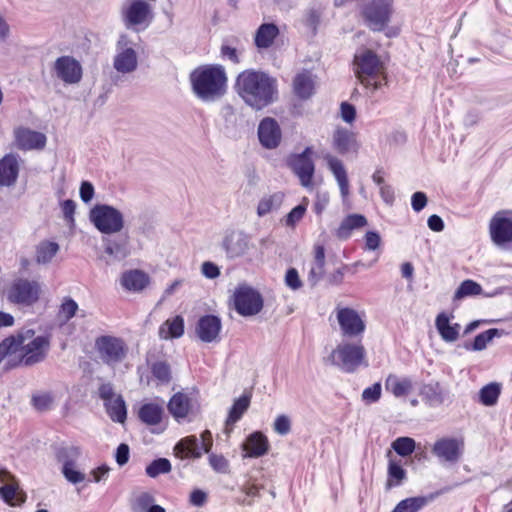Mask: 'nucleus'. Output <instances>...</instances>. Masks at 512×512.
Returning a JSON list of instances; mask_svg holds the SVG:
<instances>
[{
  "label": "nucleus",
  "instance_id": "obj_30",
  "mask_svg": "<svg viewBox=\"0 0 512 512\" xmlns=\"http://www.w3.org/2000/svg\"><path fill=\"white\" fill-rule=\"evenodd\" d=\"M366 224L367 220L363 215H348L343 219L339 227L336 229L335 236L340 240H347L350 238L353 230L364 227Z\"/></svg>",
  "mask_w": 512,
  "mask_h": 512
},
{
  "label": "nucleus",
  "instance_id": "obj_23",
  "mask_svg": "<svg viewBox=\"0 0 512 512\" xmlns=\"http://www.w3.org/2000/svg\"><path fill=\"white\" fill-rule=\"evenodd\" d=\"M419 395L427 406L437 408L445 402L448 392L439 382L431 381L420 387Z\"/></svg>",
  "mask_w": 512,
  "mask_h": 512
},
{
  "label": "nucleus",
  "instance_id": "obj_55",
  "mask_svg": "<svg viewBox=\"0 0 512 512\" xmlns=\"http://www.w3.org/2000/svg\"><path fill=\"white\" fill-rule=\"evenodd\" d=\"M274 431L279 435H287L291 431V421L286 415L276 417L273 424Z\"/></svg>",
  "mask_w": 512,
  "mask_h": 512
},
{
  "label": "nucleus",
  "instance_id": "obj_62",
  "mask_svg": "<svg viewBox=\"0 0 512 512\" xmlns=\"http://www.w3.org/2000/svg\"><path fill=\"white\" fill-rule=\"evenodd\" d=\"M207 493L201 489H195L191 492L189 502L192 506L202 507L207 502Z\"/></svg>",
  "mask_w": 512,
  "mask_h": 512
},
{
  "label": "nucleus",
  "instance_id": "obj_58",
  "mask_svg": "<svg viewBox=\"0 0 512 512\" xmlns=\"http://www.w3.org/2000/svg\"><path fill=\"white\" fill-rule=\"evenodd\" d=\"M79 454L80 451L76 447L62 448L58 451L57 458L65 465L66 462H75Z\"/></svg>",
  "mask_w": 512,
  "mask_h": 512
},
{
  "label": "nucleus",
  "instance_id": "obj_9",
  "mask_svg": "<svg viewBox=\"0 0 512 512\" xmlns=\"http://www.w3.org/2000/svg\"><path fill=\"white\" fill-rule=\"evenodd\" d=\"M40 293L41 286L37 281L17 278L7 288L6 297L11 303L30 306L37 302Z\"/></svg>",
  "mask_w": 512,
  "mask_h": 512
},
{
  "label": "nucleus",
  "instance_id": "obj_25",
  "mask_svg": "<svg viewBox=\"0 0 512 512\" xmlns=\"http://www.w3.org/2000/svg\"><path fill=\"white\" fill-rule=\"evenodd\" d=\"M325 248L321 244L314 245L313 260L310 263L307 280L309 284L314 287L323 278L325 274Z\"/></svg>",
  "mask_w": 512,
  "mask_h": 512
},
{
  "label": "nucleus",
  "instance_id": "obj_11",
  "mask_svg": "<svg viewBox=\"0 0 512 512\" xmlns=\"http://www.w3.org/2000/svg\"><path fill=\"white\" fill-rule=\"evenodd\" d=\"M235 310L242 316H253L263 308V298L253 287L240 284L233 294Z\"/></svg>",
  "mask_w": 512,
  "mask_h": 512
},
{
  "label": "nucleus",
  "instance_id": "obj_26",
  "mask_svg": "<svg viewBox=\"0 0 512 512\" xmlns=\"http://www.w3.org/2000/svg\"><path fill=\"white\" fill-rule=\"evenodd\" d=\"M324 159L338 183L341 195L346 197L349 193V181L342 161L331 154L325 155Z\"/></svg>",
  "mask_w": 512,
  "mask_h": 512
},
{
  "label": "nucleus",
  "instance_id": "obj_39",
  "mask_svg": "<svg viewBox=\"0 0 512 512\" xmlns=\"http://www.w3.org/2000/svg\"><path fill=\"white\" fill-rule=\"evenodd\" d=\"M184 333V319L181 316L167 319L159 328L161 339L179 338Z\"/></svg>",
  "mask_w": 512,
  "mask_h": 512
},
{
  "label": "nucleus",
  "instance_id": "obj_44",
  "mask_svg": "<svg viewBox=\"0 0 512 512\" xmlns=\"http://www.w3.org/2000/svg\"><path fill=\"white\" fill-rule=\"evenodd\" d=\"M501 393V384L492 382L479 391V401L485 406H493L497 403Z\"/></svg>",
  "mask_w": 512,
  "mask_h": 512
},
{
  "label": "nucleus",
  "instance_id": "obj_61",
  "mask_svg": "<svg viewBox=\"0 0 512 512\" xmlns=\"http://www.w3.org/2000/svg\"><path fill=\"white\" fill-rule=\"evenodd\" d=\"M80 198L84 203H89L95 194L94 186L89 181H83L79 189Z\"/></svg>",
  "mask_w": 512,
  "mask_h": 512
},
{
  "label": "nucleus",
  "instance_id": "obj_12",
  "mask_svg": "<svg viewBox=\"0 0 512 512\" xmlns=\"http://www.w3.org/2000/svg\"><path fill=\"white\" fill-rule=\"evenodd\" d=\"M312 154V148L306 147L303 152L291 155L288 160V165L299 178L300 184L310 190L313 189V176L315 173Z\"/></svg>",
  "mask_w": 512,
  "mask_h": 512
},
{
  "label": "nucleus",
  "instance_id": "obj_7",
  "mask_svg": "<svg viewBox=\"0 0 512 512\" xmlns=\"http://www.w3.org/2000/svg\"><path fill=\"white\" fill-rule=\"evenodd\" d=\"M137 44L126 34L119 36L116 42V54L113 59L114 69L121 74L134 72L138 67Z\"/></svg>",
  "mask_w": 512,
  "mask_h": 512
},
{
  "label": "nucleus",
  "instance_id": "obj_21",
  "mask_svg": "<svg viewBox=\"0 0 512 512\" xmlns=\"http://www.w3.org/2000/svg\"><path fill=\"white\" fill-rule=\"evenodd\" d=\"M222 324L219 317L215 315H205L200 317L196 325V334L199 339L205 343H211L218 340Z\"/></svg>",
  "mask_w": 512,
  "mask_h": 512
},
{
  "label": "nucleus",
  "instance_id": "obj_13",
  "mask_svg": "<svg viewBox=\"0 0 512 512\" xmlns=\"http://www.w3.org/2000/svg\"><path fill=\"white\" fill-rule=\"evenodd\" d=\"M221 247L225 252L226 258L234 260L247 256L254 245L247 233L241 230H232L224 235Z\"/></svg>",
  "mask_w": 512,
  "mask_h": 512
},
{
  "label": "nucleus",
  "instance_id": "obj_53",
  "mask_svg": "<svg viewBox=\"0 0 512 512\" xmlns=\"http://www.w3.org/2000/svg\"><path fill=\"white\" fill-rule=\"evenodd\" d=\"M211 468L221 474L229 473V461L223 456L211 453L208 457Z\"/></svg>",
  "mask_w": 512,
  "mask_h": 512
},
{
  "label": "nucleus",
  "instance_id": "obj_36",
  "mask_svg": "<svg viewBox=\"0 0 512 512\" xmlns=\"http://www.w3.org/2000/svg\"><path fill=\"white\" fill-rule=\"evenodd\" d=\"M407 479V472L402 467L399 461L390 460L387 469V480L385 483V490L389 491L392 488L401 486Z\"/></svg>",
  "mask_w": 512,
  "mask_h": 512
},
{
  "label": "nucleus",
  "instance_id": "obj_18",
  "mask_svg": "<svg viewBox=\"0 0 512 512\" xmlns=\"http://www.w3.org/2000/svg\"><path fill=\"white\" fill-rule=\"evenodd\" d=\"M53 71L57 78L68 85L78 84L83 75L81 64L71 56L57 58L53 65Z\"/></svg>",
  "mask_w": 512,
  "mask_h": 512
},
{
  "label": "nucleus",
  "instance_id": "obj_46",
  "mask_svg": "<svg viewBox=\"0 0 512 512\" xmlns=\"http://www.w3.org/2000/svg\"><path fill=\"white\" fill-rule=\"evenodd\" d=\"M482 287L480 284L473 280H465L457 288L454 294V300H461L466 297L476 296L481 294Z\"/></svg>",
  "mask_w": 512,
  "mask_h": 512
},
{
  "label": "nucleus",
  "instance_id": "obj_43",
  "mask_svg": "<svg viewBox=\"0 0 512 512\" xmlns=\"http://www.w3.org/2000/svg\"><path fill=\"white\" fill-rule=\"evenodd\" d=\"M250 405V396L243 395L237 399L230 408L228 417L226 419V426H232L241 419L243 414L247 411Z\"/></svg>",
  "mask_w": 512,
  "mask_h": 512
},
{
  "label": "nucleus",
  "instance_id": "obj_40",
  "mask_svg": "<svg viewBox=\"0 0 512 512\" xmlns=\"http://www.w3.org/2000/svg\"><path fill=\"white\" fill-rule=\"evenodd\" d=\"M59 245L53 241H41L36 246L35 261L37 264L46 265L49 264L52 259L59 252Z\"/></svg>",
  "mask_w": 512,
  "mask_h": 512
},
{
  "label": "nucleus",
  "instance_id": "obj_34",
  "mask_svg": "<svg viewBox=\"0 0 512 512\" xmlns=\"http://www.w3.org/2000/svg\"><path fill=\"white\" fill-rule=\"evenodd\" d=\"M278 34L279 29L275 24H261L255 34V45L260 49H267L273 44Z\"/></svg>",
  "mask_w": 512,
  "mask_h": 512
},
{
  "label": "nucleus",
  "instance_id": "obj_64",
  "mask_svg": "<svg viewBox=\"0 0 512 512\" xmlns=\"http://www.w3.org/2000/svg\"><path fill=\"white\" fill-rule=\"evenodd\" d=\"M110 472V467L103 464L90 472V475L93 477L91 481L95 483L105 482L108 478Z\"/></svg>",
  "mask_w": 512,
  "mask_h": 512
},
{
  "label": "nucleus",
  "instance_id": "obj_20",
  "mask_svg": "<svg viewBox=\"0 0 512 512\" xmlns=\"http://www.w3.org/2000/svg\"><path fill=\"white\" fill-rule=\"evenodd\" d=\"M15 144L21 150L43 149L46 145V136L34 130L18 127L14 130Z\"/></svg>",
  "mask_w": 512,
  "mask_h": 512
},
{
  "label": "nucleus",
  "instance_id": "obj_41",
  "mask_svg": "<svg viewBox=\"0 0 512 512\" xmlns=\"http://www.w3.org/2000/svg\"><path fill=\"white\" fill-rule=\"evenodd\" d=\"M293 86L294 92L298 97L302 99L309 98L312 95L314 89V83L311 74L308 71L297 74L294 79Z\"/></svg>",
  "mask_w": 512,
  "mask_h": 512
},
{
  "label": "nucleus",
  "instance_id": "obj_14",
  "mask_svg": "<svg viewBox=\"0 0 512 512\" xmlns=\"http://www.w3.org/2000/svg\"><path fill=\"white\" fill-rule=\"evenodd\" d=\"M489 233L492 242L498 247H506L512 243V212H497L490 220Z\"/></svg>",
  "mask_w": 512,
  "mask_h": 512
},
{
  "label": "nucleus",
  "instance_id": "obj_31",
  "mask_svg": "<svg viewBox=\"0 0 512 512\" xmlns=\"http://www.w3.org/2000/svg\"><path fill=\"white\" fill-rule=\"evenodd\" d=\"M190 409L191 399L182 392L174 394L168 403V410L177 421L186 418Z\"/></svg>",
  "mask_w": 512,
  "mask_h": 512
},
{
  "label": "nucleus",
  "instance_id": "obj_37",
  "mask_svg": "<svg viewBox=\"0 0 512 512\" xmlns=\"http://www.w3.org/2000/svg\"><path fill=\"white\" fill-rule=\"evenodd\" d=\"M104 251L114 259L123 260L129 255L128 241L126 238H104Z\"/></svg>",
  "mask_w": 512,
  "mask_h": 512
},
{
  "label": "nucleus",
  "instance_id": "obj_56",
  "mask_svg": "<svg viewBox=\"0 0 512 512\" xmlns=\"http://www.w3.org/2000/svg\"><path fill=\"white\" fill-rule=\"evenodd\" d=\"M61 209H62L64 219L69 224V226H71V227L74 226L75 225L74 214H75V209H76L75 202L71 199L64 200L61 203Z\"/></svg>",
  "mask_w": 512,
  "mask_h": 512
},
{
  "label": "nucleus",
  "instance_id": "obj_17",
  "mask_svg": "<svg viewBox=\"0 0 512 512\" xmlns=\"http://www.w3.org/2000/svg\"><path fill=\"white\" fill-rule=\"evenodd\" d=\"M391 13L392 8L389 0H374L363 11L368 26L374 31H381L385 28Z\"/></svg>",
  "mask_w": 512,
  "mask_h": 512
},
{
  "label": "nucleus",
  "instance_id": "obj_2",
  "mask_svg": "<svg viewBox=\"0 0 512 512\" xmlns=\"http://www.w3.org/2000/svg\"><path fill=\"white\" fill-rule=\"evenodd\" d=\"M194 94L203 102L220 99L227 90V75L221 65H204L190 75Z\"/></svg>",
  "mask_w": 512,
  "mask_h": 512
},
{
  "label": "nucleus",
  "instance_id": "obj_10",
  "mask_svg": "<svg viewBox=\"0 0 512 512\" xmlns=\"http://www.w3.org/2000/svg\"><path fill=\"white\" fill-rule=\"evenodd\" d=\"M335 313L341 335L343 337L361 340L366 330L364 314L350 307H337Z\"/></svg>",
  "mask_w": 512,
  "mask_h": 512
},
{
  "label": "nucleus",
  "instance_id": "obj_52",
  "mask_svg": "<svg viewBox=\"0 0 512 512\" xmlns=\"http://www.w3.org/2000/svg\"><path fill=\"white\" fill-rule=\"evenodd\" d=\"M62 473L72 484H78L85 480V474L75 469V462H66L62 467Z\"/></svg>",
  "mask_w": 512,
  "mask_h": 512
},
{
  "label": "nucleus",
  "instance_id": "obj_6",
  "mask_svg": "<svg viewBox=\"0 0 512 512\" xmlns=\"http://www.w3.org/2000/svg\"><path fill=\"white\" fill-rule=\"evenodd\" d=\"M121 18L127 29L140 32L152 22L153 9L145 0H126L121 7Z\"/></svg>",
  "mask_w": 512,
  "mask_h": 512
},
{
  "label": "nucleus",
  "instance_id": "obj_57",
  "mask_svg": "<svg viewBox=\"0 0 512 512\" xmlns=\"http://www.w3.org/2000/svg\"><path fill=\"white\" fill-rule=\"evenodd\" d=\"M306 212V205L299 204L295 208H293L286 217V225L287 226H295L304 216Z\"/></svg>",
  "mask_w": 512,
  "mask_h": 512
},
{
  "label": "nucleus",
  "instance_id": "obj_33",
  "mask_svg": "<svg viewBox=\"0 0 512 512\" xmlns=\"http://www.w3.org/2000/svg\"><path fill=\"white\" fill-rule=\"evenodd\" d=\"M149 283V277L146 273L140 270L127 271L122 275L121 284L122 286L134 292L143 290Z\"/></svg>",
  "mask_w": 512,
  "mask_h": 512
},
{
  "label": "nucleus",
  "instance_id": "obj_19",
  "mask_svg": "<svg viewBox=\"0 0 512 512\" xmlns=\"http://www.w3.org/2000/svg\"><path fill=\"white\" fill-rule=\"evenodd\" d=\"M0 495L2 499L11 506L21 505L25 502V494L19 490L18 483L8 471L0 470Z\"/></svg>",
  "mask_w": 512,
  "mask_h": 512
},
{
  "label": "nucleus",
  "instance_id": "obj_48",
  "mask_svg": "<svg viewBox=\"0 0 512 512\" xmlns=\"http://www.w3.org/2000/svg\"><path fill=\"white\" fill-rule=\"evenodd\" d=\"M502 334L503 331L499 329H488L475 337L471 349L474 351H482L486 348L489 342H491L495 337H500Z\"/></svg>",
  "mask_w": 512,
  "mask_h": 512
},
{
  "label": "nucleus",
  "instance_id": "obj_24",
  "mask_svg": "<svg viewBox=\"0 0 512 512\" xmlns=\"http://www.w3.org/2000/svg\"><path fill=\"white\" fill-rule=\"evenodd\" d=\"M19 174L18 157L8 154L0 160V189L16 183Z\"/></svg>",
  "mask_w": 512,
  "mask_h": 512
},
{
  "label": "nucleus",
  "instance_id": "obj_22",
  "mask_svg": "<svg viewBox=\"0 0 512 512\" xmlns=\"http://www.w3.org/2000/svg\"><path fill=\"white\" fill-rule=\"evenodd\" d=\"M259 141L267 149L276 148L281 140V130L273 118H264L258 127Z\"/></svg>",
  "mask_w": 512,
  "mask_h": 512
},
{
  "label": "nucleus",
  "instance_id": "obj_8",
  "mask_svg": "<svg viewBox=\"0 0 512 512\" xmlns=\"http://www.w3.org/2000/svg\"><path fill=\"white\" fill-rule=\"evenodd\" d=\"M95 347L101 361L111 367L121 363L128 352L123 339L108 335L98 337Z\"/></svg>",
  "mask_w": 512,
  "mask_h": 512
},
{
  "label": "nucleus",
  "instance_id": "obj_47",
  "mask_svg": "<svg viewBox=\"0 0 512 512\" xmlns=\"http://www.w3.org/2000/svg\"><path fill=\"white\" fill-rule=\"evenodd\" d=\"M54 400L51 392H38L32 395L31 404L37 411L44 412L52 409Z\"/></svg>",
  "mask_w": 512,
  "mask_h": 512
},
{
  "label": "nucleus",
  "instance_id": "obj_42",
  "mask_svg": "<svg viewBox=\"0 0 512 512\" xmlns=\"http://www.w3.org/2000/svg\"><path fill=\"white\" fill-rule=\"evenodd\" d=\"M284 194L281 192L272 195L264 196L258 203L257 215L263 217L275 210H278L282 205Z\"/></svg>",
  "mask_w": 512,
  "mask_h": 512
},
{
  "label": "nucleus",
  "instance_id": "obj_29",
  "mask_svg": "<svg viewBox=\"0 0 512 512\" xmlns=\"http://www.w3.org/2000/svg\"><path fill=\"white\" fill-rule=\"evenodd\" d=\"M177 457L182 459L195 458L198 459L202 456V448L198 443L196 436L191 435L182 438L174 447Z\"/></svg>",
  "mask_w": 512,
  "mask_h": 512
},
{
  "label": "nucleus",
  "instance_id": "obj_27",
  "mask_svg": "<svg viewBox=\"0 0 512 512\" xmlns=\"http://www.w3.org/2000/svg\"><path fill=\"white\" fill-rule=\"evenodd\" d=\"M243 449L247 452L246 456L258 458L265 455L269 449L267 437L261 432H254L248 436L243 444Z\"/></svg>",
  "mask_w": 512,
  "mask_h": 512
},
{
  "label": "nucleus",
  "instance_id": "obj_49",
  "mask_svg": "<svg viewBox=\"0 0 512 512\" xmlns=\"http://www.w3.org/2000/svg\"><path fill=\"white\" fill-rule=\"evenodd\" d=\"M391 446L398 455L406 457L414 452L416 443L413 438L398 437L392 442Z\"/></svg>",
  "mask_w": 512,
  "mask_h": 512
},
{
  "label": "nucleus",
  "instance_id": "obj_59",
  "mask_svg": "<svg viewBox=\"0 0 512 512\" xmlns=\"http://www.w3.org/2000/svg\"><path fill=\"white\" fill-rule=\"evenodd\" d=\"M285 283L292 290H297L301 288L302 282L299 278L298 271L295 268H290L287 270L285 276Z\"/></svg>",
  "mask_w": 512,
  "mask_h": 512
},
{
  "label": "nucleus",
  "instance_id": "obj_4",
  "mask_svg": "<svg viewBox=\"0 0 512 512\" xmlns=\"http://www.w3.org/2000/svg\"><path fill=\"white\" fill-rule=\"evenodd\" d=\"M384 70L382 62L373 51L365 49L355 54L354 72L366 88L376 91L386 84Z\"/></svg>",
  "mask_w": 512,
  "mask_h": 512
},
{
  "label": "nucleus",
  "instance_id": "obj_1",
  "mask_svg": "<svg viewBox=\"0 0 512 512\" xmlns=\"http://www.w3.org/2000/svg\"><path fill=\"white\" fill-rule=\"evenodd\" d=\"M234 88L242 100L255 110L272 104L278 95L277 80L265 72L253 69L241 72Z\"/></svg>",
  "mask_w": 512,
  "mask_h": 512
},
{
  "label": "nucleus",
  "instance_id": "obj_38",
  "mask_svg": "<svg viewBox=\"0 0 512 512\" xmlns=\"http://www.w3.org/2000/svg\"><path fill=\"white\" fill-rule=\"evenodd\" d=\"M164 408L157 403H146L141 406L138 412L140 420L147 425H157L161 422Z\"/></svg>",
  "mask_w": 512,
  "mask_h": 512
},
{
  "label": "nucleus",
  "instance_id": "obj_63",
  "mask_svg": "<svg viewBox=\"0 0 512 512\" xmlns=\"http://www.w3.org/2000/svg\"><path fill=\"white\" fill-rule=\"evenodd\" d=\"M341 118L346 123H352L356 117V109L355 107L347 102H343L340 106Z\"/></svg>",
  "mask_w": 512,
  "mask_h": 512
},
{
  "label": "nucleus",
  "instance_id": "obj_28",
  "mask_svg": "<svg viewBox=\"0 0 512 512\" xmlns=\"http://www.w3.org/2000/svg\"><path fill=\"white\" fill-rule=\"evenodd\" d=\"M333 146L341 154L357 151L358 143L355 134L345 128H337L333 134Z\"/></svg>",
  "mask_w": 512,
  "mask_h": 512
},
{
  "label": "nucleus",
  "instance_id": "obj_32",
  "mask_svg": "<svg viewBox=\"0 0 512 512\" xmlns=\"http://www.w3.org/2000/svg\"><path fill=\"white\" fill-rule=\"evenodd\" d=\"M435 326L445 342H455L458 339L461 326L458 323L451 325L445 313H440L436 317Z\"/></svg>",
  "mask_w": 512,
  "mask_h": 512
},
{
  "label": "nucleus",
  "instance_id": "obj_3",
  "mask_svg": "<svg viewBox=\"0 0 512 512\" xmlns=\"http://www.w3.org/2000/svg\"><path fill=\"white\" fill-rule=\"evenodd\" d=\"M324 361L345 373H354L362 365L368 366L365 347L358 339L341 341Z\"/></svg>",
  "mask_w": 512,
  "mask_h": 512
},
{
  "label": "nucleus",
  "instance_id": "obj_35",
  "mask_svg": "<svg viewBox=\"0 0 512 512\" xmlns=\"http://www.w3.org/2000/svg\"><path fill=\"white\" fill-rule=\"evenodd\" d=\"M385 388L395 397H403L411 392L413 383L408 377L399 378L396 375L390 374L385 380Z\"/></svg>",
  "mask_w": 512,
  "mask_h": 512
},
{
  "label": "nucleus",
  "instance_id": "obj_5",
  "mask_svg": "<svg viewBox=\"0 0 512 512\" xmlns=\"http://www.w3.org/2000/svg\"><path fill=\"white\" fill-rule=\"evenodd\" d=\"M89 220L102 234H117L124 228L123 213L108 204H96L89 211Z\"/></svg>",
  "mask_w": 512,
  "mask_h": 512
},
{
  "label": "nucleus",
  "instance_id": "obj_50",
  "mask_svg": "<svg viewBox=\"0 0 512 512\" xmlns=\"http://www.w3.org/2000/svg\"><path fill=\"white\" fill-rule=\"evenodd\" d=\"M171 463L166 458L153 460L145 469L146 474L151 478H156L161 474H167L171 471Z\"/></svg>",
  "mask_w": 512,
  "mask_h": 512
},
{
  "label": "nucleus",
  "instance_id": "obj_54",
  "mask_svg": "<svg viewBox=\"0 0 512 512\" xmlns=\"http://www.w3.org/2000/svg\"><path fill=\"white\" fill-rule=\"evenodd\" d=\"M381 384L374 383L372 386L365 388L362 392V399L367 403H375L381 397Z\"/></svg>",
  "mask_w": 512,
  "mask_h": 512
},
{
  "label": "nucleus",
  "instance_id": "obj_60",
  "mask_svg": "<svg viewBox=\"0 0 512 512\" xmlns=\"http://www.w3.org/2000/svg\"><path fill=\"white\" fill-rule=\"evenodd\" d=\"M78 309L77 303L73 299H67L60 308V315L65 318V320L71 319Z\"/></svg>",
  "mask_w": 512,
  "mask_h": 512
},
{
  "label": "nucleus",
  "instance_id": "obj_51",
  "mask_svg": "<svg viewBox=\"0 0 512 512\" xmlns=\"http://www.w3.org/2000/svg\"><path fill=\"white\" fill-rule=\"evenodd\" d=\"M151 372L153 377L161 384H167L171 380L170 366L166 362L158 361L153 363Z\"/></svg>",
  "mask_w": 512,
  "mask_h": 512
},
{
  "label": "nucleus",
  "instance_id": "obj_15",
  "mask_svg": "<svg viewBox=\"0 0 512 512\" xmlns=\"http://www.w3.org/2000/svg\"><path fill=\"white\" fill-rule=\"evenodd\" d=\"M464 448L462 438L442 437L434 443L432 453L440 463L456 464L462 458Z\"/></svg>",
  "mask_w": 512,
  "mask_h": 512
},
{
  "label": "nucleus",
  "instance_id": "obj_16",
  "mask_svg": "<svg viewBox=\"0 0 512 512\" xmlns=\"http://www.w3.org/2000/svg\"><path fill=\"white\" fill-rule=\"evenodd\" d=\"M99 396L104 401L106 412L112 421L124 423L127 417L125 401L121 395L114 393L111 384H102L99 387Z\"/></svg>",
  "mask_w": 512,
  "mask_h": 512
},
{
  "label": "nucleus",
  "instance_id": "obj_45",
  "mask_svg": "<svg viewBox=\"0 0 512 512\" xmlns=\"http://www.w3.org/2000/svg\"><path fill=\"white\" fill-rule=\"evenodd\" d=\"M427 502V499L422 496L406 498L401 500L391 512H418Z\"/></svg>",
  "mask_w": 512,
  "mask_h": 512
}]
</instances>
